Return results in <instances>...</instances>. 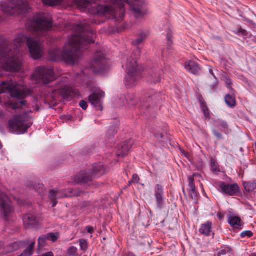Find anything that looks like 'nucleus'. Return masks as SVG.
<instances>
[{"label":"nucleus","mask_w":256,"mask_h":256,"mask_svg":"<svg viewBox=\"0 0 256 256\" xmlns=\"http://www.w3.org/2000/svg\"><path fill=\"white\" fill-rule=\"evenodd\" d=\"M210 167L212 171L214 172H220V169L218 163L213 158H212L210 160Z\"/></svg>","instance_id":"nucleus-32"},{"label":"nucleus","mask_w":256,"mask_h":256,"mask_svg":"<svg viewBox=\"0 0 256 256\" xmlns=\"http://www.w3.org/2000/svg\"><path fill=\"white\" fill-rule=\"evenodd\" d=\"M154 190L156 208L158 210H162L165 205L164 187L160 184H157L154 186Z\"/></svg>","instance_id":"nucleus-14"},{"label":"nucleus","mask_w":256,"mask_h":256,"mask_svg":"<svg viewBox=\"0 0 256 256\" xmlns=\"http://www.w3.org/2000/svg\"><path fill=\"white\" fill-rule=\"evenodd\" d=\"M184 68L188 72L194 74H198L200 71V68L198 64L192 60L186 62L184 64Z\"/></svg>","instance_id":"nucleus-18"},{"label":"nucleus","mask_w":256,"mask_h":256,"mask_svg":"<svg viewBox=\"0 0 256 256\" xmlns=\"http://www.w3.org/2000/svg\"><path fill=\"white\" fill-rule=\"evenodd\" d=\"M48 240L46 235H42L38 239V245L40 248L44 246L46 240Z\"/></svg>","instance_id":"nucleus-36"},{"label":"nucleus","mask_w":256,"mask_h":256,"mask_svg":"<svg viewBox=\"0 0 256 256\" xmlns=\"http://www.w3.org/2000/svg\"><path fill=\"white\" fill-rule=\"evenodd\" d=\"M132 148V144L130 140L125 142L124 143L120 146H118V152L116 154L118 157L123 158L128 154V151Z\"/></svg>","instance_id":"nucleus-21"},{"label":"nucleus","mask_w":256,"mask_h":256,"mask_svg":"<svg viewBox=\"0 0 256 256\" xmlns=\"http://www.w3.org/2000/svg\"><path fill=\"white\" fill-rule=\"evenodd\" d=\"M49 198L52 204V206L54 208L58 204L57 200L59 198H68L66 190H58V189L52 190L50 192Z\"/></svg>","instance_id":"nucleus-17"},{"label":"nucleus","mask_w":256,"mask_h":256,"mask_svg":"<svg viewBox=\"0 0 256 256\" xmlns=\"http://www.w3.org/2000/svg\"><path fill=\"white\" fill-rule=\"evenodd\" d=\"M44 4L50 6H55L61 4L62 0H42Z\"/></svg>","instance_id":"nucleus-34"},{"label":"nucleus","mask_w":256,"mask_h":256,"mask_svg":"<svg viewBox=\"0 0 256 256\" xmlns=\"http://www.w3.org/2000/svg\"><path fill=\"white\" fill-rule=\"evenodd\" d=\"M108 61L105 54L101 51H97L94 56L92 68L96 74H102L107 67Z\"/></svg>","instance_id":"nucleus-11"},{"label":"nucleus","mask_w":256,"mask_h":256,"mask_svg":"<svg viewBox=\"0 0 256 256\" xmlns=\"http://www.w3.org/2000/svg\"><path fill=\"white\" fill-rule=\"evenodd\" d=\"M68 197L80 196L86 192H82L80 188H68L66 190Z\"/></svg>","instance_id":"nucleus-23"},{"label":"nucleus","mask_w":256,"mask_h":256,"mask_svg":"<svg viewBox=\"0 0 256 256\" xmlns=\"http://www.w3.org/2000/svg\"><path fill=\"white\" fill-rule=\"evenodd\" d=\"M250 256H256V254H252Z\"/></svg>","instance_id":"nucleus-59"},{"label":"nucleus","mask_w":256,"mask_h":256,"mask_svg":"<svg viewBox=\"0 0 256 256\" xmlns=\"http://www.w3.org/2000/svg\"><path fill=\"white\" fill-rule=\"evenodd\" d=\"M182 191H183L184 194H186V192H185V190H184V188H183Z\"/></svg>","instance_id":"nucleus-58"},{"label":"nucleus","mask_w":256,"mask_h":256,"mask_svg":"<svg viewBox=\"0 0 256 256\" xmlns=\"http://www.w3.org/2000/svg\"><path fill=\"white\" fill-rule=\"evenodd\" d=\"M12 248H11V244H9L7 246L6 248L4 250V251L2 252H0V254H6L8 253H11L14 250H12Z\"/></svg>","instance_id":"nucleus-43"},{"label":"nucleus","mask_w":256,"mask_h":256,"mask_svg":"<svg viewBox=\"0 0 256 256\" xmlns=\"http://www.w3.org/2000/svg\"><path fill=\"white\" fill-rule=\"evenodd\" d=\"M212 222L210 220L206 221L201 225L199 232L205 236H210L212 232Z\"/></svg>","instance_id":"nucleus-20"},{"label":"nucleus","mask_w":256,"mask_h":256,"mask_svg":"<svg viewBox=\"0 0 256 256\" xmlns=\"http://www.w3.org/2000/svg\"><path fill=\"white\" fill-rule=\"evenodd\" d=\"M170 36H171V34H167V38H168V42H170Z\"/></svg>","instance_id":"nucleus-56"},{"label":"nucleus","mask_w":256,"mask_h":256,"mask_svg":"<svg viewBox=\"0 0 256 256\" xmlns=\"http://www.w3.org/2000/svg\"><path fill=\"white\" fill-rule=\"evenodd\" d=\"M78 249L74 246H71L67 249L66 256H80L78 252Z\"/></svg>","instance_id":"nucleus-31"},{"label":"nucleus","mask_w":256,"mask_h":256,"mask_svg":"<svg viewBox=\"0 0 256 256\" xmlns=\"http://www.w3.org/2000/svg\"><path fill=\"white\" fill-rule=\"evenodd\" d=\"M6 92H9L11 97L15 98L16 100H10L4 104L7 110H16L27 106L26 101L24 100L27 94L24 90H19L16 82L12 80L10 82H2L0 84V94Z\"/></svg>","instance_id":"nucleus-3"},{"label":"nucleus","mask_w":256,"mask_h":256,"mask_svg":"<svg viewBox=\"0 0 256 256\" xmlns=\"http://www.w3.org/2000/svg\"><path fill=\"white\" fill-rule=\"evenodd\" d=\"M23 221L24 225L27 227L34 226L38 224V219L32 214H28L24 216Z\"/></svg>","instance_id":"nucleus-19"},{"label":"nucleus","mask_w":256,"mask_h":256,"mask_svg":"<svg viewBox=\"0 0 256 256\" xmlns=\"http://www.w3.org/2000/svg\"><path fill=\"white\" fill-rule=\"evenodd\" d=\"M199 176L198 174H194L193 176L188 178V186L190 190L196 189L195 184L194 182V176Z\"/></svg>","instance_id":"nucleus-35"},{"label":"nucleus","mask_w":256,"mask_h":256,"mask_svg":"<svg viewBox=\"0 0 256 256\" xmlns=\"http://www.w3.org/2000/svg\"><path fill=\"white\" fill-rule=\"evenodd\" d=\"M106 172V170L102 163L94 164L86 172H82L75 177L74 180L77 183L86 184L98 178Z\"/></svg>","instance_id":"nucleus-6"},{"label":"nucleus","mask_w":256,"mask_h":256,"mask_svg":"<svg viewBox=\"0 0 256 256\" xmlns=\"http://www.w3.org/2000/svg\"><path fill=\"white\" fill-rule=\"evenodd\" d=\"M228 222L234 228H238L240 226H243V222H242L240 218L236 216L228 215Z\"/></svg>","instance_id":"nucleus-22"},{"label":"nucleus","mask_w":256,"mask_h":256,"mask_svg":"<svg viewBox=\"0 0 256 256\" xmlns=\"http://www.w3.org/2000/svg\"><path fill=\"white\" fill-rule=\"evenodd\" d=\"M40 256H54L53 252H48L45 253H44L42 255Z\"/></svg>","instance_id":"nucleus-50"},{"label":"nucleus","mask_w":256,"mask_h":256,"mask_svg":"<svg viewBox=\"0 0 256 256\" xmlns=\"http://www.w3.org/2000/svg\"><path fill=\"white\" fill-rule=\"evenodd\" d=\"M27 26L33 31L34 36L20 34L16 36L14 44L6 40H0V62L2 68L6 71L18 72L22 69V60L20 47L25 42L34 59H38L42 56L43 40L40 37L45 36L52 29V18L46 14H37L28 22Z\"/></svg>","instance_id":"nucleus-1"},{"label":"nucleus","mask_w":256,"mask_h":256,"mask_svg":"<svg viewBox=\"0 0 256 256\" xmlns=\"http://www.w3.org/2000/svg\"><path fill=\"white\" fill-rule=\"evenodd\" d=\"M5 116L4 112L2 110H0V119H4L5 118Z\"/></svg>","instance_id":"nucleus-52"},{"label":"nucleus","mask_w":256,"mask_h":256,"mask_svg":"<svg viewBox=\"0 0 256 256\" xmlns=\"http://www.w3.org/2000/svg\"><path fill=\"white\" fill-rule=\"evenodd\" d=\"M154 136L157 138H163V134H154Z\"/></svg>","instance_id":"nucleus-54"},{"label":"nucleus","mask_w":256,"mask_h":256,"mask_svg":"<svg viewBox=\"0 0 256 256\" xmlns=\"http://www.w3.org/2000/svg\"><path fill=\"white\" fill-rule=\"evenodd\" d=\"M149 34L148 32H141L138 36V38L132 42V44L134 46H138L141 44L148 37Z\"/></svg>","instance_id":"nucleus-24"},{"label":"nucleus","mask_w":256,"mask_h":256,"mask_svg":"<svg viewBox=\"0 0 256 256\" xmlns=\"http://www.w3.org/2000/svg\"><path fill=\"white\" fill-rule=\"evenodd\" d=\"M76 30L78 34L72 36L62 51L60 52L58 49L49 51V56L52 60L56 61L62 58L66 62L74 63L78 58V50L85 48L88 44L94 42L96 32L86 24H78Z\"/></svg>","instance_id":"nucleus-2"},{"label":"nucleus","mask_w":256,"mask_h":256,"mask_svg":"<svg viewBox=\"0 0 256 256\" xmlns=\"http://www.w3.org/2000/svg\"><path fill=\"white\" fill-rule=\"evenodd\" d=\"M80 94L78 90L64 84H59L57 86V88L52 90L50 95V100L52 102H57L60 101L61 98L64 100L71 99L74 97L78 96Z\"/></svg>","instance_id":"nucleus-8"},{"label":"nucleus","mask_w":256,"mask_h":256,"mask_svg":"<svg viewBox=\"0 0 256 256\" xmlns=\"http://www.w3.org/2000/svg\"><path fill=\"white\" fill-rule=\"evenodd\" d=\"M212 133L214 134V136H216L218 139L220 140L222 138V135L220 132L216 130H214L212 131Z\"/></svg>","instance_id":"nucleus-48"},{"label":"nucleus","mask_w":256,"mask_h":256,"mask_svg":"<svg viewBox=\"0 0 256 256\" xmlns=\"http://www.w3.org/2000/svg\"><path fill=\"white\" fill-rule=\"evenodd\" d=\"M198 194V193L196 189L189 190L190 196L192 198V200H196L197 199Z\"/></svg>","instance_id":"nucleus-40"},{"label":"nucleus","mask_w":256,"mask_h":256,"mask_svg":"<svg viewBox=\"0 0 256 256\" xmlns=\"http://www.w3.org/2000/svg\"><path fill=\"white\" fill-rule=\"evenodd\" d=\"M148 80L150 82L156 83L160 81V74L158 72H153L148 78Z\"/></svg>","instance_id":"nucleus-30"},{"label":"nucleus","mask_w":256,"mask_h":256,"mask_svg":"<svg viewBox=\"0 0 256 256\" xmlns=\"http://www.w3.org/2000/svg\"><path fill=\"white\" fill-rule=\"evenodd\" d=\"M12 248H11V244H9L7 246L6 248L4 250V251L2 252H0V254H6L8 253H11L14 250H12Z\"/></svg>","instance_id":"nucleus-44"},{"label":"nucleus","mask_w":256,"mask_h":256,"mask_svg":"<svg viewBox=\"0 0 256 256\" xmlns=\"http://www.w3.org/2000/svg\"><path fill=\"white\" fill-rule=\"evenodd\" d=\"M219 218H221V216H219Z\"/></svg>","instance_id":"nucleus-60"},{"label":"nucleus","mask_w":256,"mask_h":256,"mask_svg":"<svg viewBox=\"0 0 256 256\" xmlns=\"http://www.w3.org/2000/svg\"><path fill=\"white\" fill-rule=\"evenodd\" d=\"M141 50L139 48H136L133 52L132 56L126 58V62L122 66L124 68L126 74L125 77V84L129 87H132L136 85L138 80L140 78V72L138 69L137 58L140 56Z\"/></svg>","instance_id":"nucleus-4"},{"label":"nucleus","mask_w":256,"mask_h":256,"mask_svg":"<svg viewBox=\"0 0 256 256\" xmlns=\"http://www.w3.org/2000/svg\"><path fill=\"white\" fill-rule=\"evenodd\" d=\"M219 188L222 193L230 196H236L240 192L239 186L236 183L229 184L221 182Z\"/></svg>","instance_id":"nucleus-13"},{"label":"nucleus","mask_w":256,"mask_h":256,"mask_svg":"<svg viewBox=\"0 0 256 256\" xmlns=\"http://www.w3.org/2000/svg\"><path fill=\"white\" fill-rule=\"evenodd\" d=\"M215 124L216 126L220 128V130L226 129L228 127V125L226 122L221 120H218L217 121H216Z\"/></svg>","instance_id":"nucleus-33"},{"label":"nucleus","mask_w":256,"mask_h":256,"mask_svg":"<svg viewBox=\"0 0 256 256\" xmlns=\"http://www.w3.org/2000/svg\"><path fill=\"white\" fill-rule=\"evenodd\" d=\"M225 102L226 104L230 108H234L236 106V100L234 96L226 94L224 98Z\"/></svg>","instance_id":"nucleus-29"},{"label":"nucleus","mask_w":256,"mask_h":256,"mask_svg":"<svg viewBox=\"0 0 256 256\" xmlns=\"http://www.w3.org/2000/svg\"><path fill=\"white\" fill-rule=\"evenodd\" d=\"M34 248L28 246L23 252L22 254L25 256H30L32 254Z\"/></svg>","instance_id":"nucleus-41"},{"label":"nucleus","mask_w":256,"mask_h":256,"mask_svg":"<svg viewBox=\"0 0 256 256\" xmlns=\"http://www.w3.org/2000/svg\"><path fill=\"white\" fill-rule=\"evenodd\" d=\"M126 256H136L132 252H128Z\"/></svg>","instance_id":"nucleus-57"},{"label":"nucleus","mask_w":256,"mask_h":256,"mask_svg":"<svg viewBox=\"0 0 256 256\" xmlns=\"http://www.w3.org/2000/svg\"><path fill=\"white\" fill-rule=\"evenodd\" d=\"M29 244V242L26 241H18L11 244L12 250L16 251L23 246H26Z\"/></svg>","instance_id":"nucleus-27"},{"label":"nucleus","mask_w":256,"mask_h":256,"mask_svg":"<svg viewBox=\"0 0 256 256\" xmlns=\"http://www.w3.org/2000/svg\"><path fill=\"white\" fill-rule=\"evenodd\" d=\"M134 4H131L129 2V4L131 10L133 12L135 16L137 18H142L146 14L145 11L142 8V4L144 3V0H134Z\"/></svg>","instance_id":"nucleus-16"},{"label":"nucleus","mask_w":256,"mask_h":256,"mask_svg":"<svg viewBox=\"0 0 256 256\" xmlns=\"http://www.w3.org/2000/svg\"><path fill=\"white\" fill-rule=\"evenodd\" d=\"M201 108L202 109V110L204 114V116L208 118L210 117V112H209V110L206 106V104L204 103L201 104Z\"/></svg>","instance_id":"nucleus-39"},{"label":"nucleus","mask_w":256,"mask_h":256,"mask_svg":"<svg viewBox=\"0 0 256 256\" xmlns=\"http://www.w3.org/2000/svg\"><path fill=\"white\" fill-rule=\"evenodd\" d=\"M243 186L247 192H252L256 189V180H252L250 182H244Z\"/></svg>","instance_id":"nucleus-25"},{"label":"nucleus","mask_w":256,"mask_h":256,"mask_svg":"<svg viewBox=\"0 0 256 256\" xmlns=\"http://www.w3.org/2000/svg\"><path fill=\"white\" fill-rule=\"evenodd\" d=\"M14 208L8 197L0 191V212L6 220H8Z\"/></svg>","instance_id":"nucleus-12"},{"label":"nucleus","mask_w":256,"mask_h":256,"mask_svg":"<svg viewBox=\"0 0 256 256\" xmlns=\"http://www.w3.org/2000/svg\"><path fill=\"white\" fill-rule=\"evenodd\" d=\"M32 77L38 83L47 84L54 80L55 74L52 66H40L36 68Z\"/></svg>","instance_id":"nucleus-9"},{"label":"nucleus","mask_w":256,"mask_h":256,"mask_svg":"<svg viewBox=\"0 0 256 256\" xmlns=\"http://www.w3.org/2000/svg\"><path fill=\"white\" fill-rule=\"evenodd\" d=\"M156 93L152 90L144 94L138 100L132 94H128L126 100L130 106H136L140 108H147L150 106L151 102L156 100Z\"/></svg>","instance_id":"nucleus-10"},{"label":"nucleus","mask_w":256,"mask_h":256,"mask_svg":"<svg viewBox=\"0 0 256 256\" xmlns=\"http://www.w3.org/2000/svg\"><path fill=\"white\" fill-rule=\"evenodd\" d=\"M104 96V92L100 91L97 92H94L90 95L88 100L90 103L94 106L97 110H102V99Z\"/></svg>","instance_id":"nucleus-15"},{"label":"nucleus","mask_w":256,"mask_h":256,"mask_svg":"<svg viewBox=\"0 0 256 256\" xmlns=\"http://www.w3.org/2000/svg\"><path fill=\"white\" fill-rule=\"evenodd\" d=\"M253 235V233L250 230L244 231L240 234V236L242 238H251Z\"/></svg>","instance_id":"nucleus-42"},{"label":"nucleus","mask_w":256,"mask_h":256,"mask_svg":"<svg viewBox=\"0 0 256 256\" xmlns=\"http://www.w3.org/2000/svg\"><path fill=\"white\" fill-rule=\"evenodd\" d=\"M208 70H209V72H210V74H211L214 76V78H216V76H215V75H214V72H213V70H212V68L211 66H210V67H209V69H208Z\"/></svg>","instance_id":"nucleus-53"},{"label":"nucleus","mask_w":256,"mask_h":256,"mask_svg":"<svg viewBox=\"0 0 256 256\" xmlns=\"http://www.w3.org/2000/svg\"><path fill=\"white\" fill-rule=\"evenodd\" d=\"M232 248L228 246H223L218 250L216 256H224L227 254L230 253L232 251Z\"/></svg>","instance_id":"nucleus-28"},{"label":"nucleus","mask_w":256,"mask_h":256,"mask_svg":"<svg viewBox=\"0 0 256 256\" xmlns=\"http://www.w3.org/2000/svg\"><path fill=\"white\" fill-rule=\"evenodd\" d=\"M86 230H87L88 232L90 234H92V232H94V228L90 226H87L86 227Z\"/></svg>","instance_id":"nucleus-49"},{"label":"nucleus","mask_w":256,"mask_h":256,"mask_svg":"<svg viewBox=\"0 0 256 256\" xmlns=\"http://www.w3.org/2000/svg\"><path fill=\"white\" fill-rule=\"evenodd\" d=\"M80 250L83 251H86L88 248V243L86 240L80 239L79 240Z\"/></svg>","instance_id":"nucleus-37"},{"label":"nucleus","mask_w":256,"mask_h":256,"mask_svg":"<svg viewBox=\"0 0 256 256\" xmlns=\"http://www.w3.org/2000/svg\"><path fill=\"white\" fill-rule=\"evenodd\" d=\"M140 180V178L138 174H134L132 176V179L130 182H129V183L130 184L131 182L133 183H138Z\"/></svg>","instance_id":"nucleus-45"},{"label":"nucleus","mask_w":256,"mask_h":256,"mask_svg":"<svg viewBox=\"0 0 256 256\" xmlns=\"http://www.w3.org/2000/svg\"><path fill=\"white\" fill-rule=\"evenodd\" d=\"M30 188L35 190L40 195H43L46 193V189L42 184L35 182L32 184Z\"/></svg>","instance_id":"nucleus-26"},{"label":"nucleus","mask_w":256,"mask_h":256,"mask_svg":"<svg viewBox=\"0 0 256 256\" xmlns=\"http://www.w3.org/2000/svg\"><path fill=\"white\" fill-rule=\"evenodd\" d=\"M116 133V130L115 129H112L110 130L108 132V134L110 135L112 134V136H114Z\"/></svg>","instance_id":"nucleus-51"},{"label":"nucleus","mask_w":256,"mask_h":256,"mask_svg":"<svg viewBox=\"0 0 256 256\" xmlns=\"http://www.w3.org/2000/svg\"><path fill=\"white\" fill-rule=\"evenodd\" d=\"M79 105L84 110H86L88 108L87 102L84 100H82L80 102Z\"/></svg>","instance_id":"nucleus-47"},{"label":"nucleus","mask_w":256,"mask_h":256,"mask_svg":"<svg viewBox=\"0 0 256 256\" xmlns=\"http://www.w3.org/2000/svg\"><path fill=\"white\" fill-rule=\"evenodd\" d=\"M224 80L226 82L228 88H230L232 85V81L230 78L228 76H225L224 77Z\"/></svg>","instance_id":"nucleus-46"},{"label":"nucleus","mask_w":256,"mask_h":256,"mask_svg":"<svg viewBox=\"0 0 256 256\" xmlns=\"http://www.w3.org/2000/svg\"><path fill=\"white\" fill-rule=\"evenodd\" d=\"M46 235L47 238L48 240H51L52 242H56L58 238V234H54V233H48Z\"/></svg>","instance_id":"nucleus-38"},{"label":"nucleus","mask_w":256,"mask_h":256,"mask_svg":"<svg viewBox=\"0 0 256 256\" xmlns=\"http://www.w3.org/2000/svg\"><path fill=\"white\" fill-rule=\"evenodd\" d=\"M2 76V74H0V76Z\"/></svg>","instance_id":"nucleus-61"},{"label":"nucleus","mask_w":256,"mask_h":256,"mask_svg":"<svg viewBox=\"0 0 256 256\" xmlns=\"http://www.w3.org/2000/svg\"><path fill=\"white\" fill-rule=\"evenodd\" d=\"M36 242L35 241H32L30 242V246L32 248H34V246H35Z\"/></svg>","instance_id":"nucleus-55"},{"label":"nucleus","mask_w":256,"mask_h":256,"mask_svg":"<svg viewBox=\"0 0 256 256\" xmlns=\"http://www.w3.org/2000/svg\"><path fill=\"white\" fill-rule=\"evenodd\" d=\"M29 5L26 0H3L0 5V22L2 12L10 15L22 14L28 12Z\"/></svg>","instance_id":"nucleus-5"},{"label":"nucleus","mask_w":256,"mask_h":256,"mask_svg":"<svg viewBox=\"0 0 256 256\" xmlns=\"http://www.w3.org/2000/svg\"><path fill=\"white\" fill-rule=\"evenodd\" d=\"M29 118L26 114L14 116L8 121V128L10 131L18 134L24 133L32 124L29 121Z\"/></svg>","instance_id":"nucleus-7"}]
</instances>
